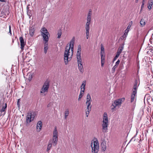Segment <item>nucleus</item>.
Segmentation results:
<instances>
[{
  "instance_id": "c03bdc74",
  "label": "nucleus",
  "mask_w": 153,
  "mask_h": 153,
  "mask_svg": "<svg viewBox=\"0 0 153 153\" xmlns=\"http://www.w3.org/2000/svg\"><path fill=\"white\" fill-rule=\"evenodd\" d=\"M9 32L10 33V34L11 35H12V33H11V26H10V25H9Z\"/></svg>"
},
{
  "instance_id": "423d86ee",
  "label": "nucleus",
  "mask_w": 153,
  "mask_h": 153,
  "mask_svg": "<svg viewBox=\"0 0 153 153\" xmlns=\"http://www.w3.org/2000/svg\"><path fill=\"white\" fill-rule=\"evenodd\" d=\"M52 140L53 146H56L58 141V131L56 127L53 131Z\"/></svg>"
},
{
  "instance_id": "f3484780",
  "label": "nucleus",
  "mask_w": 153,
  "mask_h": 153,
  "mask_svg": "<svg viewBox=\"0 0 153 153\" xmlns=\"http://www.w3.org/2000/svg\"><path fill=\"white\" fill-rule=\"evenodd\" d=\"M7 107V104L6 103L5 104V105L2 107L1 109L0 110V112H1V116H4L5 114V113L4 112V111Z\"/></svg>"
},
{
  "instance_id": "a18cd8bd",
  "label": "nucleus",
  "mask_w": 153,
  "mask_h": 153,
  "mask_svg": "<svg viewBox=\"0 0 153 153\" xmlns=\"http://www.w3.org/2000/svg\"><path fill=\"white\" fill-rule=\"evenodd\" d=\"M90 112H87V111H86V115L87 117H88V115L89 114Z\"/></svg>"
},
{
  "instance_id": "a878e982",
  "label": "nucleus",
  "mask_w": 153,
  "mask_h": 153,
  "mask_svg": "<svg viewBox=\"0 0 153 153\" xmlns=\"http://www.w3.org/2000/svg\"><path fill=\"white\" fill-rule=\"evenodd\" d=\"M52 144L51 143V140H49L48 145V146L47 151L48 152L52 147Z\"/></svg>"
},
{
  "instance_id": "20e7f679",
  "label": "nucleus",
  "mask_w": 153,
  "mask_h": 153,
  "mask_svg": "<svg viewBox=\"0 0 153 153\" xmlns=\"http://www.w3.org/2000/svg\"><path fill=\"white\" fill-rule=\"evenodd\" d=\"M41 35L42 36L43 40L45 42V43L48 42L49 40V34L47 29L45 27L42 28L41 30Z\"/></svg>"
},
{
  "instance_id": "de8ad7c7",
  "label": "nucleus",
  "mask_w": 153,
  "mask_h": 153,
  "mask_svg": "<svg viewBox=\"0 0 153 153\" xmlns=\"http://www.w3.org/2000/svg\"><path fill=\"white\" fill-rule=\"evenodd\" d=\"M101 63H105V60H101Z\"/></svg>"
},
{
  "instance_id": "b1692460",
  "label": "nucleus",
  "mask_w": 153,
  "mask_h": 153,
  "mask_svg": "<svg viewBox=\"0 0 153 153\" xmlns=\"http://www.w3.org/2000/svg\"><path fill=\"white\" fill-rule=\"evenodd\" d=\"M153 4V3L152 0H151L150 1H149L148 8L149 10H151L152 8L151 7Z\"/></svg>"
},
{
  "instance_id": "39448f33",
  "label": "nucleus",
  "mask_w": 153,
  "mask_h": 153,
  "mask_svg": "<svg viewBox=\"0 0 153 153\" xmlns=\"http://www.w3.org/2000/svg\"><path fill=\"white\" fill-rule=\"evenodd\" d=\"M91 146L92 153H98L99 150V145L97 140L94 141V144L91 143Z\"/></svg>"
},
{
  "instance_id": "aec40b11",
  "label": "nucleus",
  "mask_w": 153,
  "mask_h": 153,
  "mask_svg": "<svg viewBox=\"0 0 153 153\" xmlns=\"http://www.w3.org/2000/svg\"><path fill=\"white\" fill-rule=\"evenodd\" d=\"M120 62V60H118L117 62L115 63V65L114 66V67L112 68V71L113 72H114L115 71V69L118 66Z\"/></svg>"
},
{
  "instance_id": "e433bc0d",
  "label": "nucleus",
  "mask_w": 153,
  "mask_h": 153,
  "mask_svg": "<svg viewBox=\"0 0 153 153\" xmlns=\"http://www.w3.org/2000/svg\"><path fill=\"white\" fill-rule=\"evenodd\" d=\"M131 26L128 25L127 27V29L125 30V31L126 32L127 31V32H128L129 31V29L131 27Z\"/></svg>"
},
{
  "instance_id": "09e8293b",
  "label": "nucleus",
  "mask_w": 153,
  "mask_h": 153,
  "mask_svg": "<svg viewBox=\"0 0 153 153\" xmlns=\"http://www.w3.org/2000/svg\"><path fill=\"white\" fill-rule=\"evenodd\" d=\"M0 1L2 2H5L6 1L5 0H0Z\"/></svg>"
},
{
  "instance_id": "bb28decb",
  "label": "nucleus",
  "mask_w": 153,
  "mask_h": 153,
  "mask_svg": "<svg viewBox=\"0 0 153 153\" xmlns=\"http://www.w3.org/2000/svg\"><path fill=\"white\" fill-rule=\"evenodd\" d=\"M140 25L141 27L144 26L146 25L145 21L144 19H142L140 22Z\"/></svg>"
},
{
  "instance_id": "864d4df0",
  "label": "nucleus",
  "mask_w": 153,
  "mask_h": 153,
  "mask_svg": "<svg viewBox=\"0 0 153 153\" xmlns=\"http://www.w3.org/2000/svg\"><path fill=\"white\" fill-rule=\"evenodd\" d=\"M28 6H29V5H28V6H27V9H28V8H29Z\"/></svg>"
},
{
  "instance_id": "6ab92c4d",
  "label": "nucleus",
  "mask_w": 153,
  "mask_h": 153,
  "mask_svg": "<svg viewBox=\"0 0 153 153\" xmlns=\"http://www.w3.org/2000/svg\"><path fill=\"white\" fill-rule=\"evenodd\" d=\"M81 51H77L76 54L77 61L82 60L81 56Z\"/></svg>"
},
{
  "instance_id": "9d476101",
  "label": "nucleus",
  "mask_w": 153,
  "mask_h": 153,
  "mask_svg": "<svg viewBox=\"0 0 153 153\" xmlns=\"http://www.w3.org/2000/svg\"><path fill=\"white\" fill-rule=\"evenodd\" d=\"M101 148L102 151H105L106 149V142L105 139H103L102 140V142L101 143Z\"/></svg>"
},
{
  "instance_id": "5fc2aeb1",
  "label": "nucleus",
  "mask_w": 153,
  "mask_h": 153,
  "mask_svg": "<svg viewBox=\"0 0 153 153\" xmlns=\"http://www.w3.org/2000/svg\"><path fill=\"white\" fill-rule=\"evenodd\" d=\"M13 42H14V40L13 39Z\"/></svg>"
},
{
  "instance_id": "473e14b6",
  "label": "nucleus",
  "mask_w": 153,
  "mask_h": 153,
  "mask_svg": "<svg viewBox=\"0 0 153 153\" xmlns=\"http://www.w3.org/2000/svg\"><path fill=\"white\" fill-rule=\"evenodd\" d=\"M91 106H87L86 111L87 112H90L91 111Z\"/></svg>"
},
{
  "instance_id": "9b49d317",
  "label": "nucleus",
  "mask_w": 153,
  "mask_h": 153,
  "mask_svg": "<svg viewBox=\"0 0 153 153\" xmlns=\"http://www.w3.org/2000/svg\"><path fill=\"white\" fill-rule=\"evenodd\" d=\"M19 40L21 44V48L22 50H24V48L25 45L26 44V43L25 42L23 38L22 37H19Z\"/></svg>"
},
{
  "instance_id": "a211bd4d",
  "label": "nucleus",
  "mask_w": 153,
  "mask_h": 153,
  "mask_svg": "<svg viewBox=\"0 0 153 153\" xmlns=\"http://www.w3.org/2000/svg\"><path fill=\"white\" fill-rule=\"evenodd\" d=\"M42 126V122L40 121H39L38 122L36 125V128L37 129H39V131H40L41 130Z\"/></svg>"
},
{
  "instance_id": "f704fd0d",
  "label": "nucleus",
  "mask_w": 153,
  "mask_h": 153,
  "mask_svg": "<svg viewBox=\"0 0 153 153\" xmlns=\"http://www.w3.org/2000/svg\"><path fill=\"white\" fill-rule=\"evenodd\" d=\"M128 33L126 31L124 33L123 35L122 36L123 38H126L127 36V35L128 34Z\"/></svg>"
},
{
  "instance_id": "4c0bfd02",
  "label": "nucleus",
  "mask_w": 153,
  "mask_h": 153,
  "mask_svg": "<svg viewBox=\"0 0 153 153\" xmlns=\"http://www.w3.org/2000/svg\"><path fill=\"white\" fill-rule=\"evenodd\" d=\"M84 93L80 91V93L79 95V97L82 98V96H83V95H84Z\"/></svg>"
},
{
  "instance_id": "58836bf2",
  "label": "nucleus",
  "mask_w": 153,
  "mask_h": 153,
  "mask_svg": "<svg viewBox=\"0 0 153 153\" xmlns=\"http://www.w3.org/2000/svg\"><path fill=\"white\" fill-rule=\"evenodd\" d=\"M20 100V99H19L18 100L17 102V105L18 107L19 108V102Z\"/></svg>"
},
{
  "instance_id": "2eb2a0df",
  "label": "nucleus",
  "mask_w": 153,
  "mask_h": 153,
  "mask_svg": "<svg viewBox=\"0 0 153 153\" xmlns=\"http://www.w3.org/2000/svg\"><path fill=\"white\" fill-rule=\"evenodd\" d=\"M74 37H73L71 40L70 42V44L69 45L70 46L71 45V51L72 52V54L73 52V49H74Z\"/></svg>"
},
{
  "instance_id": "603ef678",
  "label": "nucleus",
  "mask_w": 153,
  "mask_h": 153,
  "mask_svg": "<svg viewBox=\"0 0 153 153\" xmlns=\"http://www.w3.org/2000/svg\"><path fill=\"white\" fill-rule=\"evenodd\" d=\"M138 0H135V1L137 3L138 2Z\"/></svg>"
},
{
  "instance_id": "49530a36",
  "label": "nucleus",
  "mask_w": 153,
  "mask_h": 153,
  "mask_svg": "<svg viewBox=\"0 0 153 153\" xmlns=\"http://www.w3.org/2000/svg\"><path fill=\"white\" fill-rule=\"evenodd\" d=\"M29 11H30V10H27V14L29 16H30V12H29Z\"/></svg>"
},
{
  "instance_id": "5701e85b",
  "label": "nucleus",
  "mask_w": 153,
  "mask_h": 153,
  "mask_svg": "<svg viewBox=\"0 0 153 153\" xmlns=\"http://www.w3.org/2000/svg\"><path fill=\"white\" fill-rule=\"evenodd\" d=\"M91 96L89 94H88L87 95L86 97V102H91Z\"/></svg>"
},
{
  "instance_id": "7ed1b4c3",
  "label": "nucleus",
  "mask_w": 153,
  "mask_h": 153,
  "mask_svg": "<svg viewBox=\"0 0 153 153\" xmlns=\"http://www.w3.org/2000/svg\"><path fill=\"white\" fill-rule=\"evenodd\" d=\"M49 88V82L47 80L44 82L40 90V95H45L48 91Z\"/></svg>"
},
{
  "instance_id": "cd10ccee",
  "label": "nucleus",
  "mask_w": 153,
  "mask_h": 153,
  "mask_svg": "<svg viewBox=\"0 0 153 153\" xmlns=\"http://www.w3.org/2000/svg\"><path fill=\"white\" fill-rule=\"evenodd\" d=\"M62 31L61 30H59L58 31L57 33V35H58V37L57 38L58 39H59L60 38L61 36L62 35Z\"/></svg>"
},
{
  "instance_id": "c85d7f7f",
  "label": "nucleus",
  "mask_w": 153,
  "mask_h": 153,
  "mask_svg": "<svg viewBox=\"0 0 153 153\" xmlns=\"http://www.w3.org/2000/svg\"><path fill=\"white\" fill-rule=\"evenodd\" d=\"M86 84V81L85 80H84L83 81L82 83L81 86L80 88H85V86Z\"/></svg>"
},
{
  "instance_id": "2f4dec72",
  "label": "nucleus",
  "mask_w": 153,
  "mask_h": 153,
  "mask_svg": "<svg viewBox=\"0 0 153 153\" xmlns=\"http://www.w3.org/2000/svg\"><path fill=\"white\" fill-rule=\"evenodd\" d=\"M101 60H105V55L104 53L100 54Z\"/></svg>"
},
{
  "instance_id": "37998d69",
  "label": "nucleus",
  "mask_w": 153,
  "mask_h": 153,
  "mask_svg": "<svg viewBox=\"0 0 153 153\" xmlns=\"http://www.w3.org/2000/svg\"><path fill=\"white\" fill-rule=\"evenodd\" d=\"M145 1H143L142 2V4L141 6V8H142L144 6V4Z\"/></svg>"
},
{
  "instance_id": "4be33fe9",
  "label": "nucleus",
  "mask_w": 153,
  "mask_h": 153,
  "mask_svg": "<svg viewBox=\"0 0 153 153\" xmlns=\"http://www.w3.org/2000/svg\"><path fill=\"white\" fill-rule=\"evenodd\" d=\"M69 109H66L64 112V114L65 115L64 119L66 120L68 116L69 115Z\"/></svg>"
},
{
  "instance_id": "c756f323",
  "label": "nucleus",
  "mask_w": 153,
  "mask_h": 153,
  "mask_svg": "<svg viewBox=\"0 0 153 153\" xmlns=\"http://www.w3.org/2000/svg\"><path fill=\"white\" fill-rule=\"evenodd\" d=\"M104 48L103 47V45L102 44L101 45V50L100 54L104 53Z\"/></svg>"
},
{
  "instance_id": "c9c22d12",
  "label": "nucleus",
  "mask_w": 153,
  "mask_h": 153,
  "mask_svg": "<svg viewBox=\"0 0 153 153\" xmlns=\"http://www.w3.org/2000/svg\"><path fill=\"white\" fill-rule=\"evenodd\" d=\"M86 37L87 39H88L89 35V32H86Z\"/></svg>"
},
{
  "instance_id": "0eeeda50",
  "label": "nucleus",
  "mask_w": 153,
  "mask_h": 153,
  "mask_svg": "<svg viewBox=\"0 0 153 153\" xmlns=\"http://www.w3.org/2000/svg\"><path fill=\"white\" fill-rule=\"evenodd\" d=\"M35 115L32 114L31 113H29L27 115L26 119V124H28L31 122L33 121L34 119Z\"/></svg>"
},
{
  "instance_id": "ddd939ff",
  "label": "nucleus",
  "mask_w": 153,
  "mask_h": 153,
  "mask_svg": "<svg viewBox=\"0 0 153 153\" xmlns=\"http://www.w3.org/2000/svg\"><path fill=\"white\" fill-rule=\"evenodd\" d=\"M139 84V82L138 80H136L135 81L133 91H135L137 92V89Z\"/></svg>"
},
{
  "instance_id": "7c9ffc66",
  "label": "nucleus",
  "mask_w": 153,
  "mask_h": 153,
  "mask_svg": "<svg viewBox=\"0 0 153 153\" xmlns=\"http://www.w3.org/2000/svg\"><path fill=\"white\" fill-rule=\"evenodd\" d=\"M123 49V46H122L121 47L119 48L117 50V53L120 54L122 52Z\"/></svg>"
},
{
  "instance_id": "ea45409f",
  "label": "nucleus",
  "mask_w": 153,
  "mask_h": 153,
  "mask_svg": "<svg viewBox=\"0 0 153 153\" xmlns=\"http://www.w3.org/2000/svg\"><path fill=\"white\" fill-rule=\"evenodd\" d=\"M86 105H87V106H91V102H88L87 103L86 102Z\"/></svg>"
},
{
  "instance_id": "f257e3e1",
  "label": "nucleus",
  "mask_w": 153,
  "mask_h": 153,
  "mask_svg": "<svg viewBox=\"0 0 153 153\" xmlns=\"http://www.w3.org/2000/svg\"><path fill=\"white\" fill-rule=\"evenodd\" d=\"M108 119L106 112H104L103 115V121L102 124V131L104 133L107 132L108 131Z\"/></svg>"
},
{
  "instance_id": "72a5a7b5",
  "label": "nucleus",
  "mask_w": 153,
  "mask_h": 153,
  "mask_svg": "<svg viewBox=\"0 0 153 153\" xmlns=\"http://www.w3.org/2000/svg\"><path fill=\"white\" fill-rule=\"evenodd\" d=\"M119 54L118 53H117L116 55L115 56V57L114 58L113 61H114L116 60V59L119 56H120Z\"/></svg>"
},
{
  "instance_id": "6e6552de",
  "label": "nucleus",
  "mask_w": 153,
  "mask_h": 153,
  "mask_svg": "<svg viewBox=\"0 0 153 153\" xmlns=\"http://www.w3.org/2000/svg\"><path fill=\"white\" fill-rule=\"evenodd\" d=\"M124 100L125 98H122L116 100L114 101V102L112 105V106L113 107V108H112V109L114 108L117 105H120L122 103V101H124Z\"/></svg>"
},
{
  "instance_id": "393cba45",
  "label": "nucleus",
  "mask_w": 153,
  "mask_h": 153,
  "mask_svg": "<svg viewBox=\"0 0 153 153\" xmlns=\"http://www.w3.org/2000/svg\"><path fill=\"white\" fill-rule=\"evenodd\" d=\"M48 48V44L47 43H45V45H44V53L45 54H46L47 50Z\"/></svg>"
},
{
  "instance_id": "8fccbe9b",
  "label": "nucleus",
  "mask_w": 153,
  "mask_h": 153,
  "mask_svg": "<svg viewBox=\"0 0 153 153\" xmlns=\"http://www.w3.org/2000/svg\"><path fill=\"white\" fill-rule=\"evenodd\" d=\"M101 66L102 67H103L104 66V63H101Z\"/></svg>"
},
{
  "instance_id": "1a4fd4ad",
  "label": "nucleus",
  "mask_w": 153,
  "mask_h": 153,
  "mask_svg": "<svg viewBox=\"0 0 153 153\" xmlns=\"http://www.w3.org/2000/svg\"><path fill=\"white\" fill-rule=\"evenodd\" d=\"M137 93V92H135V91H133L132 93L131 96V102H134V103L135 105L136 100Z\"/></svg>"
},
{
  "instance_id": "4468645a",
  "label": "nucleus",
  "mask_w": 153,
  "mask_h": 153,
  "mask_svg": "<svg viewBox=\"0 0 153 153\" xmlns=\"http://www.w3.org/2000/svg\"><path fill=\"white\" fill-rule=\"evenodd\" d=\"M78 65L79 70L81 73H82L83 72V66L82 63V60L77 61Z\"/></svg>"
},
{
  "instance_id": "412c9836",
  "label": "nucleus",
  "mask_w": 153,
  "mask_h": 153,
  "mask_svg": "<svg viewBox=\"0 0 153 153\" xmlns=\"http://www.w3.org/2000/svg\"><path fill=\"white\" fill-rule=\"evenodd\" d=\"M91 23L86 22L85 24V30L86 32H89L90 31V25Z\"/></svg>"
},
{
  "instance_id": "f03ea898",
  "label": "nucleus",
  "mask_w": 153,
  "mask_h": 153,
  "mask_svg": "<svg viewBox=\"0 0 153 153\" xmlns=\"http://www.w3.org/2000/svg\"><path fill=\"white\" fill-rule=\"evenodd\" d=\"M70 49L71 50V45L70 46L68 45H67L64 53V59L66 65H67L68 62L71 60V58L68 57L69 55Z\"/></svg>"
},
{
  "instance_id": "f8f14e48",
  "label": "nucleus",
  "mask_w": 153,
  "mask_h": 153,
  "mask_svg": "<svg viewBox=\"0 0 153 153\" xmlns=\"http://www.w3.org/2000/svg\"><path fill=\"white\" fill-rule=\"evenodd\" d=\"M35 31L34 26H32L30 27L29 28V34L31 36H33Z\"/></svg>"
},
{
  "instance_id": "79ce46f5",
  "label": "nucleus",
  "mask_w": 153,
  "mask_h": 153,
  "mask_svg": "<svg viewBox=\"0 0 153 153\" xmlns=\"http://www.w3.org/2000/svg\"><path fill=\"white\" fill-rule=\"evenodd\" d=\"M77 51H81V46L80 45H78Z\"/></svg>"
},
{
  "instance_id": "3c124183",
  "label": "nucleus",
  "mask_w": 153,
  "mask_h": 153,
  "mask_svg": "<svg viewBox=\"0 0 153 153\" xmlns=\"http://www.w3.org/2000/svg\"><path fill=\"white\" fill-rule=\"evenodd\" d=\"M81 98V97H79L78 100L79 101L80 100Z\"/></svg>"
},
{
  "instance_id": "dca6fc26",
  "label": "nucleus",
  "mask_w": 153,
  "mask_h": 153,
  "mask_svg": "<svg viewBox=\"0 0 153 153\" xmlns=\"http://www.w3.org/2000/svg\"><path fill=\"white\" fill-rule=\"evenodd\" d=\"M91 10L90 9L89 10V12L88 14V16L87 17V22H90L91 23Z\"/></svg>"
},
{
  "instance_id": "a19ab883",
  "label": "nucleus",
  "mask_w": 153,
  "mask_h": 153,
  "mask_svg": "<svg viewBox=\"0 0 153 153\" xmlns=\"http://www.w3.org/2000/svg\"><path fill=\"white\" fill-rule=\"evenodd\" d=\"M85 89V88H84V89L83 88H80V90H81L80 91L81 92H82L83 93H84Z\"/></svg>"
}]
</instances>
